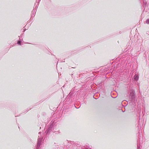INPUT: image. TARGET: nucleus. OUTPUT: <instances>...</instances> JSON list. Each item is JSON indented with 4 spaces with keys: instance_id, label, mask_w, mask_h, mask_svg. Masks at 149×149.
Instances as JSON below:
<instances>
[{
    "instance_id": "f8f14e48",
    "label": "nucleus",
    "mask_w": 149,
    "mask_h": 149,
    "mask_svg": "<svg viewBox=\"0 0 149 149\" xmlns=\"http://www.w3.org/2000/svg\"><path fill=\"white\" fill-rule=\"evenodd\" d=\"M41 134V132H39V134Z\"/></svg>"
},
{
    "instance_id": "423d86ee",
    "label": "nucleus",
    "mask_w": 149,
    "mask_h": 149,
    "mask_svg": "<svg viewBox=\"0 0 149 149\" xmlns=\"http://www.w3.org/2000/svg\"><path fill=\"white\" fill-rule=\"evenodd\" d=\"M134 78L135 80L137 81L139 79V77L136 74L134 76Z\"/></svg>"
},
{
    "instance_id": "f257e3e1",
    "label": "nucleus",
    "mask_w": 149,
    "mask_h": 149,
    "mask_svg": "<svg viewBox=\"0 0 149 149\" xmlns=\"http://www.w3.org/2000/svg\"><path fill=\"white\" fill-rule=\"evenodd\" d=\"M56 122L54 121L52 122L47 130L45 131V134H46L47 135H48L51 131L53 132H56V130H54L56 128Z\"/></svg>"
},
{
    "instance_id": "f03ea898",
    "label": "nucleus",
    "mask_w": 149,
    "mask_h": 149,
    "mask_svg": "<svg viewBox=\"0 0 149 149\" xmlns=\"http://www.w3.org/2000/svg\"><path fill=\"white\" fill-rule=\"evenodd\" d=\"M42 141V137L39 136L38 138V141L37 143V146L36 148V149H40V146L41 144Z\"/></svg>"
},
{
    "instance_id": "39448f33",
    "label": "nucleus",
    "mask_w": 149,
    "mask_h": 149,
    "mask_svg": "<svg viewBox=\"0 0 149 149\" xmlns=\"http://www.w3.org/2000/svg\"><path fill=\"white\" fill-rule=\"evenodd\" d=\"M144 7H146L148 2V0H143Z\"/></svg>"
},
{
    "instance_id": "20e7f679",
    "label": "nucleus",
    "mask_w": 149,
    "mask_h": 149,
    "mask_svg": "<svg viewBox=\"0 0 149 149\" xmlns=\"http://www.w3.org/2000/svg\"><path fill=\"white\" fill-rule=\"evenodd\" d=\"M134 93V90H131L130 92V95L131 97V99L132 101L135 100V95Z\"/></svg>"
},
{
    "instance_id": "6e6552de",
    "label": "nucleus",
    "mask_w": 149,
    "mask_h": 149,
    "mask_svg": "<svg viewBox=\"0 0 149 149\" xmlns=\"http://www.w3.org/2000/svg\"><path fill=\"white\" fill-rule=\"evenodd\" d=\"M146 24H149V19H147L146 21Z\"/></svg>"
},
{
    "instance_id": "0eeeda50",
    "label": "nucleus",
    "mask_w": 149,
    "mask_h": 149,
    "mask_svg": "<svg viewBox=\"0 0 149 149\" xmlns=\"http://www.w3.org/2000/svg\"><path fill=\"white\" fill-rule=\"evenodd\" d=\"M22 42V40L19 38V40L17 42V44L19 45H21V43Z\"/></svg>"
},
{
    "instance_id": "9b49d317",
    "label": "nucleus",
    "mask_w": 149,
    "mask_h": 149,
    "mask_svg": "<svg viewBox=\"0 0 149 149\" xmlns=\"http://www.w3.org/2000/svg\"><path fill=\"white\" fill-rule=\"evenodd\" d=\"M139 146H137V149H139Z\"/></svg>"
},
{
    "instance_id": "7ed1b4c3",
    "label": "nucleus",
    "mask_w": 149,
    "mask_h": 149,
    "mask_svg": "<svg viewBox=\"0 0 149 149\" xmlns=\"http://www.w3.org/2000/svg\"><path fill=\"white\" fill-rule=\"evenodd\" d=\"M39 2H38V3H37V2H36L35 3V5H36V6L35 7H34V9H33V13H32V17H34L35 16V14L36 13V9L38 7V3Z\"/></svg>"
},
{
    "instance_id": "9d476101",
    "label": "nucleus",
    "mask_w": 149,
    "mask_h": 149,
    "mask_svg": "<svg viewBox=\"0 0 149 149\" xmlns=\"http://www.w3.org/2000/svg\"><path fill=\"white\" fill-rule=\"evenodd\" d=\"M25 30H26V29H23V32H24Z\"/></svg>"
},
{
    "instance_id": "1a4fd4ad",
    "label": "nucleus",
    "mask_w": 149,
    "mask_h": 149,
    "mask_svg": "<svg viewBox=\"0 0 149 149\" xmlns=\"http://www.w3.org/2000/svg\"><path fill=\"white\" fill-rule=\"evenodd\" d=\"M84 147H83V148ZM82 149H91L90 148H82Z\"/></svg>"
}]
</instances>
